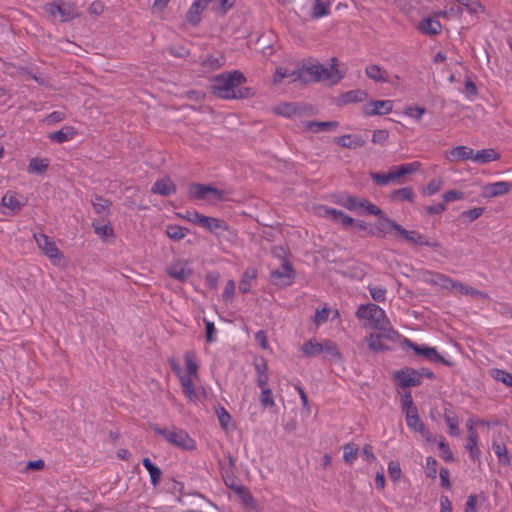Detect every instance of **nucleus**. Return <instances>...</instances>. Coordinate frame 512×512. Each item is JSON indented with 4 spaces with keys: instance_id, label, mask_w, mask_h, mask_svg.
Here are the masks:
<instances>
[{
    "instance_id": "f257e3e1",
    "label": "nucleus",
    "mask_w": 512,
    "mask_h": 512,
    "mask_svg": "<svg viewBox=\"0 0 512 512\" xmlns=\"http://www.w3.org/2000/svg\"><path fill=\"white\" fill-rule=\"evenodd\" d=\"M332 64L330 67H326L320 63L304 65L302 68L288 72L286 68H277L274 83H279L283 78H291V82L300 81L301 83H309L316 81H327L330 84L338 83L342 78L343 74L338 70L337 58L331 59Z\"/></svg>"
},
{
    "instance_id": "f03ea898",
    "label": "nucleus",
    "mask_w": 512,
    "mask_h": 512,
    "mask_svg": "<svg viewBox=\"0 0 512 512\" xmlns=\"http://www.w3.org/2000/svg\"><path fill=\"white\" fill-rule=\"evenodd\" d=\"M246 81L247 79L241 71L234 70L232 72L216 75L212 79L210 89L212 94L220 99L250 98L254 95V92L250 87H242Z\"/></svg>"
},
{
    "instance_id": "7ed1b4c3",
    "label": "nucleus",
    "mask_w": 512,
    "mask_h": 512,
    "mask_svg": "<svg viewBox=\"0 0 512 512\" xmlns=\"http://www.w3.org/2000/svg\"><path fill=\"white\" fill-rule=\"evenodd\" d=\"M151 428L156 434L161 435L168 443L181 450L193 451L196 449L195 440L183 429L174 427L172 430H167L160 428L157 424H152Z\"/></svg>"
},
{
    "instance_id": "20e7f679",
    "label": "nucleus",
    "mask_w": 512,
    "mask_h": 512,
    "mask_svg": "<svg viewBox=\"0 0 512 512\" xmlns=\"http://www.w3.org/2000/svg\"><path fill=\"white\" fill-rule=\"evenodd\" d=\"M356 317L367 320L368 325L373 329H384L389 325L385 311L374 303L360 305L356 311Z\"/></svg>"
},
{
    "instance_id": "39448f33",
    "label": "nucleus",
    "mask_w": 512,
    "mask_h": 512,
    "mask_svg": "<svg viewBox=\"0 0 512 512\" xmlns=\"http://www.w3.org/2000/svg\"><path fill=\"white\" fill-rule=\"evenodd\" d=\"M179 217L188 220L189 222L196 224L200 227L207 229L209 232L217 234V230H228V225L224 220L205 216L197 211H187L185 215L177 214Z\"/></svg>"
},
{
    "instance_id": "423d86ee",
    "label": "nucleus",
    "mask_w": 512,
    "mask_h": 512,
    "mask_svg": "<svg viewBox=\"0 0 512 512\" xmlns=\"http://www.w3.org/2000/svg\"><path fill=\"white\" fill-rule=\"evenodd\" d=\"M393 230L396 232L397 236L407 241L408 243L415 245V246H429L433 248H439L441 244L437 241H429V239L419 233L416 230H407L404 227H402L400 224H394Z\"/></svg>"
},
{
    "instance_id": "0eeeda50",
    "label": "nucleus",
    "mask_w": 512,
    "mask_h": 512,
    "mask_svg": "<svg viewBox=\"0 0 512 512\" xmlns=\"http://www.w3.org/2000/svg\"><path fill=\"white\" fill-rule=\"evenodd\" d=\"M392 380L402 389H409L422 384L418 370L411 367H404L393 372Z\"/></svg>"
},
{
    "instance_id": "6e6552de",
    "label": "nucleus",
    "mask_w": 512,
    "mask_h": 512,
    "mask_svg": "<svg viewBox=\"0 0 512 512\" xmlns=\"http://www.w3.org/2000/svg\"><path fill=\"white\" fill-rule=\"evenodd\" d=\"M378 333H371L365 338L368 347L374 352L387 350L388 347L383 343V340L395 341L399 338V334L391 328L377 329Z\"/></svg>"
},
{
    "instance_id": "1a4fd4ad",
    "label": "nucleus",
    "mask_w": 512,
    "mask_h": 512,
    "mask_svg": "<svg viewBox=\"0 0 512 512\" xmlns=\"http://www.w3.org/2000/svg\"><path fill=\"white\" fill-rule=\"evenodd\" d=\"M295 278V270L288 260H284L280 268L271 271L270 280L277 286H289Z\"/></svg>"
},
{
    "instance_id": "9d476101",
    "label": "nucleus",
    "mask_w": 512,
    "mask_h": 512,
    "mask_svg": "<svg viewBox=\"0 0 512 512\" xmlns=\"http://www.w3.org/2000/svg\"><path fill=\"white\" fill-rule=\"evenodd\" d=\"M46 10L52 15H60L61 22H67L74 19L77 14L74 8L67 3L57 4L56 2L47 4Z\"/></svg>"
},
{
    "instance_id": "9b49d317",
    "label": "nucleus",
    "mask_w": 512,
    "mask_h": 512,
    "mask_svg": "<svg viewBox=\"0 0 512 512\" xmlns=\"http://www.w3.org/2000/svg\"><path fill=\"white\" fill-rule=\"evenodd\" d=\"M391 100H375L363 106V113L367 116L388 114L392 111Z\"/></svg>"
},
{
    "instance_id": "f8f14e48",
    "label": "nucleus",
    "mask_w": 512,
    "mask_h": 512,
    "mask_svg": "<svg viewBox=\"0 0 512 512\" xmlns=\"http://www.w3.org/2000/svg\"><path fill=\"white\" fill-rule=\"evenodd\" d=\"M34 237L38 247L43 250L50 259H55L60 256L59 249L47 235L41 233Z\"/></svg>"
},
{
    "instance_id": "ddd939ff",
    "label": "nucleus",
    "mask_w": 512,
    "mask_h": 512,
    "mask_svg": "<svg viewBox=\"0 0 512 512\" xmlns=\"http://www.w3.org/2000/svg\"><path fill=\"white\" fill-rule=\"evenodd\" d=\"M210 0H196L189 8L186 14V20L189 24L197 26L201 20V14L206 9Z\"/></svg>"
},
{
    "instance_id": "4468645a",
    "label": "nucleus",
    "mask_w": 512,
    "mask_h": 512,
    "mask_svg": "<svg viewBox=\"0 0 512 512\" xmlns=\"http://www.w3.org/2000/svg\"><path fill=\"white\" fill-rule=\"evenodd\" d=\"M378 222L376 224V228H370L368 231V235L377 236L380 238H384L388 233V229L393 230V225L398 224L396 221L390 219L385 213L378 217Z\"/></svg>"
},
{
    "instance_id": "2eb2a0df",
    "label": "nucleus",
    "mask_w": 512,
    "mask_h": 512,
    "mask_svg": "<svg viewBox=\"0 0 512 512\" xmlns=\"http://www.w3.org/2000/svg\"><path fill=\"white\" fill-rule=\"evenodd\" d=\"M427 275L429 276L426 279L428 283L438 285L447 290H454L457 281L453 280L449 276L438 272H427Z\"/></svg>"
},
{
    "instance_id": "dca6fc26",
    "label": "nucleus",
    "mask_w": 512,
    "mask_h": 512,
    "mask_svg": "<svg viewBox=\"0 0 512 512\" xmlns=\"http://www.w3.org/2000/svg\"><path fill=\"white\" fill-rule=\"evenodd\" d=\"M153 194H159L162 196H169L176 192V185L172 182L169 177L157 180L151 188Z\"/></svg>"
},
{
    "instance_id": "f3484780",
    "label": "nucleus",
    "mask_w": 512,
    "mask_h": 512,
    "mask_svg": "<svg viewBox=\"0 0 512 512\" xmlns=\"http://www.w3.org/2000/svg\"><path fill=\"white\" fill-rule=\"evenodd\" d=\"M366 76L376 83H388L390 82L388 72L376 64L368 65L365 68Z\"/></svg>"
},
{
    "instance_id": "a211bd4d",
    "label": "nucleus",
    "mask_w": 512,
    "mask_h": 512,
    "mask_svg": "<svg viewBox=\"0 0 512 512\" xmlns=\"http://www.w3.org/2000/svg\"><path fill=\"white\" fill-rule=\"evenodd\" d=\"M334 143L348 149H357L365 145V140L360 136L342 135L334 138Z\"/></svg>"
},
{
    "instance_id": "6ab92c4d",
    "label": "nucleus",
    "mask_w": 512,
    "mask_h": 512,
    "mask_svg": "<svg viewBox=\"0 0 512 512\" xmlns=\"http://www.w3.org/2000/svg\"><path fill=\"white\" fill-rule=\"evenodd\" d=\"M447 158L450 161L473 160V149L467 146H456L447 152Z\"/></svg>"
},
{
    "instance_id": "aec40b11",
    "label": "nucleus",
    "mask_w": 512,
    "mask_h": 512,
    "mask_svg": "<svg viewBox=\"0 0 512 512\" xmlns=\"http://www.w3.org/2000/svg\"><path fill=\"white\" fill-rule=\"evenodd\" d=\"M485 193L488 197H497L507 194L512 189V183L499 181L485 186Z\"/></svg>"
},
{
    "instance_id": "412c9836",
    "label": "nucleus",
    "mask_w": 512,
    "mask_h": 512,
    "mask_svg": "<svg viewBox=\"0 0 512 512\" xmlns=\"http://www.w3.org/2000/svg\"><path fill=\"white\" fill-rule=\"evenodd\" d=\"M95 212L100 218H107L110 214L111 200L103 198L101 195H95L91 200Z\"/></svg>"
},
{
    "instance_id": "4be33fe9",
    "label": "nucleus",
    "mask_w": 512,
    "mask_h": 512,
    "mask_svg": "<svg viewBox=\"0 0 512 512\" xmlns=\"http://www.w3.org/2000/svg\"><path fill=\"white\" fill-rule=\"evenodd\" d=\"M166 271L170 277L180 282H184L192 274L191 269L180 263L170 265Z\"/></svg>"
},
{
    "instance_id": "5701e85b",
    "label": "nucleus",
    "mask_w": 512,
    "mask_h": 512,
    "mask_svg": "<svg viewBox=\"0 0 512 512\" xmlns=\"http://www.w3.org/2000/svg\"><path fill=\"white\" fill-rule=\"evenodd\" d=\"M227 483L228 488L233 490L238 495L244 505L252 506L254 504V498L246 486L237 483Z\"/></svg>"
},
{
    "instance_id": "b1692460",
    "label": "nucleus",
    "mask_w": 512,
    "mask_h": 512,
    "mask_svg": "<svg viewBox=\"0 0 512 512\" xmlns=\"http://www.w3.org/2000/svg\"><path fill=\"white\" fill-rule=\"evenodd\" d=\"M305 129L312 131L314 133H318L320 131H331L336 129L339 126L338 121H307L304 123Z\"/></svg>"
},
{
    "instance_id": "393cba45",
    "label": "nucleus",
    "mask_w": 512,
    "mask_h": 512,
    "mask_svg": "<svg viewBox=\"0 0 512 512\" xmlns=\"http://www.w3.org/2000/svg\"><path fill=\"white\" fill-rule=\"evenodd\" d=\"M418 29L426 35H437L441 32L442 26L438 20L424 18L419 24Z\"/></svg>"
},
{
    "instance_id": "a878e982",
    "label": "nucleus",
    "mask_w": 512,
    "mask_h": 512,
    "mask_svg": "<svg viewBox=\"0 0 512 512\" xmlns=\"http://www.w3.org/2000/svg\"><path fill=\"white\" fill-rule=\"evenodd\" d=\"M500 159V154L497 153L494 149L488 148L473 152V161L478 164H485L492 161H497Z\"/></svg>"
},
{
    "instance_id": "bb28decb",
    "label": "nucleus",
    "mask_w": 512,
    "mask_h": 512,
    "mask_svg": "<svg viewBox=\"0 0 512 512\" xmlns=\"http://www.w3.org/2000/svg\"><path fill=\"white\" fill-rule=\"evenodd\" d=\"M95 234L100 236L102 239H106L107 237H113L114 231L109 221H105V218L101 220H95L92 223Z\"/></svg>"
},
{
    "instance_id": "cd10ccee",
    "label": "nucleus",
    "mask_w": 512,
    "mask_h": 512,
    "mask_svg": "<svg viewBox=\"0 0 512 512\" xmlns=\"http://www.w3.org/2000/svg\"><path fill=\"white\" fill-rule=\"evenodd\" d=\"M389 198L393 202L409 201L414 199V191L411 186L395 189L391 191Z\"/></svg>"
},
{
    "instance_id": "c85d7f7f",
    "label": "nucleus",
    "mask_w": 512,
    "mask_h": 512,
    "mask_svg": "<svg viewBox=\"0 0 512 512\" xmlns=\"http://www.w3.org/2000/svg\"><path fill=\"white\" fill-rule=\"evenodd\" d=\"M407 426L415 432L424 433L425 425L419 417L418 409L405 413Z\"/></svg>"
},
{
    "instance_id": "c756f323",
    "label": "nucleus",
    "mask_w": 512,
    "mask_h": 512,
    "mask_svg": "<svg viewBox=\"0 0 512 512\" xmlns=\"http://www.w3.org/2000/svg\"><path fill=\"white\" fill-rule=\"evenodd\" d=\"M193 378L194 377L192 376L180 375V382L185 396L190 401L196 402L197 400H199V396L193 387Z\"/></svg>"
},
{
    "instance_id": "7c9ffc66",
    "label": "nucleus",
    "mask_w": 512,
    "mask_h": 512,
    "mask_svg": "<svg viewBox=\"0 0 512 512\" xmlns=\"http://www.w3.org/2000/svg\"><path fill=\"white\" fill-rule=\"evenodd\" d=\"M368 94L363 90H351L343 93L340 96L341 104L359 103L364 101Z\"/></svg>"
},
{
    "instance_id": "2f4dec72",
    "label": "nucleus",
    "mask_w": 512,
    "mask_h": 512,
    "mask_svg": "<svg viewBox=\"0 0 512 512\" xmlns=\"http://www.w3.org/2000/svg\"><path fill=\"white\" fill-rule=\"evenodd\" d=\"M369 176L378 186H386L393 181H398L393 169H390L387 173L371 171Z\"/></svg>"
},
{
    "instance_id": "473e14b6",
    "label": "nucleus",
    "mask_w": 512,
    "mask_h": 512,
    "mask_svg": "<svg viewBox=\"0 0 512 512\" xmlns=\"http://www.w3.org/2000/svg\"><path fill=\"white\" fill-rule=\"evenodd\" d=\"M420 168L419 162H411L406 164H401L393 167V171L395 172L396 178L398 179V183H401L400 179L408 174H412L418 171Z\"/></svg>"
},
{
    "instance_id": "72a5a7b5",
    "label": "nucleus",
    "mask_w": 512,
    "mask_h": 512,
    "mask_svg": "<svg viewBox=\"0 0 512 512\" xmlns=\"http://www.w3.org/2000/svg\"><path fill=\"white\" fill-rule=\"evenodd\" d=\"M405 342L416 354L423 355L428 360L434 361L437 356L438 351L434 347H421L408 339Z\"/></svg>"
},
{
    "instance_id": "f704fd0d",
    "label": "nucleus",
    "mask_w": 512,
    "mask_h": 512,
    "mask_svg": "<svg viewBox=\"0 0 512 512\" xmlns=\"http://www.w3.org/2000/svg\"><path fill=\"white\" fill-rule=\"evenodd\" d=\"M48 166V159L35 157L30 160L27 171L30 174H43L48 169Z\"/></svg>"
},
{
    "instance_id": "c9c22d12",
    "label": "nucleus",
    "mask_w": 512,
    "mask_h": 512,
    "mask_svg": "<svg viewBox=\"0 0 512 512\" xmlns=\"http://www.w3.org/2000/svg\"><path fill=\"white\" fill-rule=\"evenodd\" d=\"M454 290L458 291L463 295H470L475 298L488 299V294L486 292L475 289L472 286L465 285L459 281L456 282Z\"/></svg>"
},
{
    "instance_id": "e433bc0d",
    "label": "nucleus",
    "mask_w": 512,
    "mask_h": 512,
    "mask_svg": "<svg viewBox=\"0 0 512 512\" xmlns=\"http://www.w3.org/2000/svg\"><path fill=\"white\" fill-rule=\"evenodd\" d=\"M444 420L449 428V433L452 436L460 435V430L458 427V418L454 414L451 409L445 408L444 410Z\"/></svg>"
},
{
    "instance_id": "4c0bfd02",
    "label": "nucleus",
    "mask_w": 512,
    "mask_h": 512,
    "mask_svg": "<svg viewBox=\"0 0 512 512\" xmlns=\"http://www.w3.org/2000/svg\"><path fill=\"white\" fill-rule=\"evenodd\" d=\"M142 464L150 474L152 485L157 486L161 481L162 471L149 458H143Z\"/></svg>"
},
{
    "instance_id": "58836bf2",
    "label": "nucleus",
    "mask_w": 512,
    "mask_h": 512,
    "mask_svg": "<svg viewBox=\"0 0 512 512\" xmlns=\"http://www.w3.org/2000/svg\"><path fill=\"white\" fill-rule=\"evenodd\" d=\"M188 232H189L188 228H185V227H182L179 225H175V224H170V225H167V227H166V235L173 241L182 240L187 235Z\"/></svg>"
},
{
    "instance_id": "ea45409f",
    "label": "nucleus",
    "mask_w": 512,
    "mask_h": 512,
    "mask_svg": "<svg viewBox=\"0 0 512 512\" xmlns=\"http://www.w3.org/2000/svg\"><path fill=\"white\" fill-rule=\"evenodd\" d=\"M185 365L187 369V376H198V365L196 363V353L194 351H187L184 356Z\"/></svg>"
},
{
    "instance_id": "a19ab883",
    "label": "nucleus",
    "mask_w": 512,
    "mask_h": 512,
    "mask_svg": "<svg viewBox=\"0 0 512 512\" xmlns=\"http://www.w3.org/2000/svg\"><path fill=\"white\" fill-rule=\"evenodd\" d=\"M1 204L9 209H11L14 213L21 210L23 204L18 201L16 198V194L14 192L8 191L2 198Z\"/></svg>"
},
{
    "instance_id": "79ce46f5",
    "label": "nucleus",
    "mask_w": 512,
    "mask_h": 512,
    "mask_svg": "<svg viewBox=\"0 0 512 512\" xmlns=\"http://www.w3.org/2000/svg\"><path fill=\"white\" fill-rule=\"evenodd\" d=\"M257 276L256 269H247L241 281L239 282V290L241 293L246 294L250 291L251 288V281L254 280Z\"/></svg>"
},
{
    "instance_id": "37998d69",
    "label": "nucleus",
    "mask_w": 512,
    "mask_h": 512,
    "mask_svg": "<svg viewBox=\"0 0 512 512\" xmlns=\"http://www.w3.org/2000/svg\"><path fill=\"white\" fill-rule=\"evenodd\" d=\"M274 113L284 117H292L299 113V107L295 103H282L274 108Z\"/></svg>"
},
{
    "instance_id": "c03bdc74",
    "label": "nucleus",
    "mask_w": 512,
    "mask_h": 512,
    "mask_svg": "<svg viewBox=\"0 0 512 512\" xmlns=\"http://www.w3.org/2000/svg\"><path fill=\"white\" fill-rule=\"evenodd\" d=\"M329 7L330 3L328 1L324 2L321 0H315L311 10V17L313 19H318L320 17L328 15Z\"/></svg>"
},
{
    "instance_id": "a18cd8bd",
    "label": "nucleus",
    "mask_w": 512,
    "mask_h": 512,
    "mask_svg": "<svg viewBox=\"0 0 512 512\" xmlns=\"http://www.w3.org/2000/svg\"><path fill=\"white\" fill-rule=\"evenodd\" d=\"M188 195L193 200H202L207 195V185L193 183L188 188Z\"/></svg>"
},
{
    "instance_id": "49530a36",
    "label": "nucleus",
    "mask_w": 512,
    "mask_h": 512,
    "mask_svg": "<svg viewBox=\"0 0 512 512\" xmlns=\"http://www.w3.org/2000/svg\"><path fill=\"white\" fill-rule=\"evenodd\" d=\"M73 135V129L71 127H66L65 129H60L56 132L51 133L49 135V139L52 141H56L58 143H63L72 139Z\"/></svg>"
},
{
    "instance_id": "de8ad7c7",
    "label": "nucleus",
    "mask_w": 512,
    "mask_h": 512,
    "mask_svg": "<svg viewBox=\"0 0 512 512\" xmlns=\"http://www.w3.org/2000/svg\"><path fill=\"white\" fill-rule=\"evenodd\" d=\"M302 351L307 356H316L324 351V346L319 342L309 340L303 344Z\"/></svg>"
},
{
    "instance_id": "09e8293b",
    "label": "nucleus",
    "mask_w": 512,
    "mask_h": 512,
    "mask_svg": "<svg viewBox=\"0 0 512 512\" xmlns=\"http://www.w3.org/2000/svg\"><path fill=\"white\" fill-rule=\"evenodd\" d=\"M343 450H344L343 459L347 463L353 462L358 456L359 448L355 443L345 444L343 447Z\"/></svg>"
},
{
    "instance_id": "8fccbe9b",
    "label": "nucleus",
    "mask_w": 512,
    "mask_h": 512,
    "mask_svg": "<svg viewBox=\"0 0 512 512\" xmlns=\"http://www.w3.org/2000/svg\"><path fill=\"white\" fill-rule=\"evenodd\" d=\"M491 376L502 383H504L508 387H512V373L501 369H493L491 371Z\"/></svg>"
},
{
    "instance_id": "3c124183",
    "label": "nucleus",
    "mask_w": 512,
    "mask_h": 512,
    "mask_svg": "<svg viewBox=\"0 0 512 512\" xmlns=\"http://www.w3.org/2000/svg\"><path fill=\"white\" fill-rule=\"evenodd\" d=\"M402 398H401V408L404 413L411 410H417V407L414 405L411 391L407 389H403Z\"/></svg>"
},
{
    "instance_id": "603ef678",
    "label": "nucleus",
    "mask_w": 512,
    "mask_h": 512,
    "mask_svg": "<svg viewBox=\"0 0 512 512\" xmlns=\"http://www.w3.org/2000/svg\"><path fill=\"white\" fill-rule=\"evenodd\" d=\"M371 297L375 302L381 303L386 300L387 290L382 286H368Z\"/></svg>"
},
{
    "instance_id": "864d4df0",
    "label": "nucleus",
    "mask_w": 512,
    "mask_h": 512,
    "mask_svg": "<svg viewBox=\"0 0 512 512\" xmlns=\"http://www.w3.org/2000/svg\"><path fill=\"white\" fill-rule=\"evenodd\" d=\"M493 449L495 451V454L498 457L499 462L502 465H509L510 458H509V455H508V452H507V449H506L505 445L504 444H499V443L498 444L494 443L493 444Z\"/></svg>"
},
{
    "instance_id": "5fc2aeb1",
    "label": "nucleus",
    "mask_w": 512,
    "mask_h": 512,
    "mask_svg": "<svg viewBox=\"0 0 512 512\" xmlns=\"http://www.w3.org/2000/svg\"><path fill=\"white\" fill-rule=\"evenodd\" d=\"M259 401L264 408L275 406L273 394L269 387L261 389Z\"/></svg>"
},
{
    "instance_id": "6e6d98bb",
    "label": "nucleus",
    "mask_w": 512,
    "mask_h": 512,
    "mask_svg": "<svg viewBox=\"0 0 512 512\" xmlns=\"http://www.w3.org/2000/svg\"><path fill=\"white\" fill-rule=\"evenodd\" d=\"M359 205L361 208H364L368 214L380 217L384 214V212L375 204L371 203L367 199L361 198L359 201Z\"/></svg>"
},
{
    "instance_id": "4d7b16f0",
    "label": "nucleus",
    "mask_w": 512,
    "mask_h": 512,
    "mask_svg": "<svg viewBox=\"0 0 512 512\" xmlns=\"http://www.w3.org/2000/svg\"><path fill=\"white\" fill-rule=\"evenodd\" d=\"M477 438L478 437L468 436L466 443V448L468 449L470 457L473 460H477L480 456V450L477 447Z\"/></svg>"
},
{
    "instance_id": "13d9d810",
    "label": "nucleus",
    "mask_w": 512,
    "mask_h": 512,
    "mask_svg": "<svg viewBox=\"0 0 512 512\" xmlns=\"http://www.w3.org/2000/svg\"><path fill=\"white\" fill-rule=\"evenodd\" d=\"M425 113L426 108L421 106H408L404 110L405 115L415 118L416 120H420Z\"/></svg>"
},
{
    "instance_id": "bf43d9fd",
    "label": "nucleus",
    "mask_w": 512,
    "mask_h": 512,
    "mask_svg": "<svg viewBox=\"0 0 512 512\" xmlns=\"http://www.w3.org/2000/svg\"><path fill=\"white\" fill-rule=\"evenodd\" d=\"M169 53L177 58H186L190 55L189 49L183 45H172L168 48Z\"/></svg>"
},
{
    "instance_id": "052dcab7",
    "label": "nucleus",
    "mask_w": 512,
    "mask_h": 512,
    "mask_svg": "<svg viewBox=\"0 0 512 512\" xmlns=\"http://www.w3.org/2000/svg\"><path fill=\"white\" fill-rule=\"evenodd\" d=\"M388 474L392 481L396 482L401 478L402 471L399 463L390 461L388 464Z\"/></svg>"
},
{
    "instance_id": "680f3d73",
    "label": "nucleus",
    "mask_w": 512,
    "mask_h": 512,
    "mask_svg": "<svg viewBox=\"0 0 512 512\" xmlns=\"http://www.w3.org/2000/svg\"><path fill=\"white\" fill-rule=\"evenodd\" d=\"M389 138V131L386 129H378L373 132L372 142L374 144H385Z\"/></svg>"
},
{
    "instance_id": "e2e57ef3",
    "label": "nucleus",
    "mask_w": 512,
    "mask_h": 512,
    "mask_svg": "<svg viewBox=\"0 0 512 512\" xmlns=\"http://www.w3.org/2000/svg\"><path fill=\"white\" fill-rule=\"evenodd\" d=\"M203 67L215 70L223 65V57L209 56L202 62Z\"/></svg>"
},
{
    "instance_id": "0e129e2a",
    "label": "nucleus",
    "mask_w": 512,
    "mask_h": 512,
    "mask_svg": "<svg viewBox=\"0 0 512 512\" xmlns=\"http://www.w3.org/2000/svg\"><path fill=\"white\" fill-rule=\"evenodd\" d=\"M359 201H360V199L349 195V196H346L343 199V201L340 202V204L343 207H345L346 209L354 211V210L361 208V206L359 205Z\"/></svg>"
},
{
    "instance_id": "69168bd1",
    "label": "nucleus",
    "mask_w": 512,
    "mask_h": 512,
    "mask_svg": "<svg viewBox=\"0 0 512 512\" xmlns=\"http://www.w3.org/2000/svg\"><path fill=\"white\" fill-rule=\"evenodd\" d=\"M438 447L441 451V457L445 461L452 462L454 460L453 453L450 450L449 445L447 443H445L444 441H440Z\"/></svg>"
},
{
    "instance_id": "338daca9",
    "label": "nucleus",
    "mask_w": 512,
    "mask_h": 512,
    "mask_svg": "<svg viewBox=\"0 0 512 512\" xmlns=\"http://www.w3.org/2000/svg\"><path fill=\"white\" fill-rule=\"evenodd\" d=\"M483 211H484V208L477 207V208H473L468 211L462 212L461 216L463 218H467L470 222H472V221L478 219L482 215Z\"/></svg>"
},
{
    "instance_id": "774afa93",
    "label": "nucleus",
    "mask_w": 512,
    "mask_h": 512,
    "mask_svg": "<svg viewBox=\"0 0 512 512\" xmlns=\"http://www.w3.org/2000/svg\"><path fill=\"white\" fill-rule=\"evenodd\" d=\"M254 367L257 373V376L259 375H268V365L264 358L260 357L258 359H255L254 361Z\"/></svg>"
}]
</instances>
